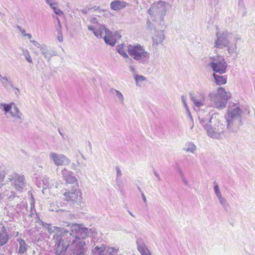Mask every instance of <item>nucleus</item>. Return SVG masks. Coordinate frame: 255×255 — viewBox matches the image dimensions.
Masks as SVG:
<instances>
[{"mask_svg": "<svg viewBox=\"0 0 255 255\" xmlns=\"http://www.w3.org/2000/svg\"><path fill=\"white\" fill-rule=\"evenodd\" d=\"M52 241L54 243L56 255H64L68 247L75 255H85L87 250L84 241L76 240L68 233L65 236L54 235Z\"/></svg>", "mask_w": 255, "mask_h": 255, "instance_id": "1", "label": "nucleus"}, {"mask_svg": "<svg viewBox=\"0 0 255 255\" xmlns=\"http://www.w3.org/2000/svg\"><path fill=\"white\" fill-rule=\"evenodd\" d=\"M240 37L233 33L225 31L222 33H217V40L215 42V47L219 48L228 47V53L230 55L236 53L237 43Z\"/></svg>", "mask_w": 255, "mask_h": 255, "instance_id": "2", "label": "nucleus"}, {"mask_svg": "<svg viewBox=\"0 0 255 255\" xmlns=\"http://www.w3.org/2000/svg\"><path fill=\"white\" fill-rule=\"evenodd\" d=\"M226 121L217 114L212 115L210 119V125L205 126V130L209 136L215 139L222 137L226 128Z\"/></svg>", "mask_w": 255, "mask_h": 255, "instance_id": "3", "label": "nucleus"}, {"mask_svg": "<svg viewBox=\"0 0 255 255\" xmlns=\"http://www.w3.org/2000/svg\"><path fill=\"white\" fill-rule=\"evenodd\" d=\"M242 110L236 104L229 107L226 117L227 128L232 132H236L238 130L242 125Z\"/></svg>", "mask_w": 255, "mask_h": 255, "instance_id": "4", "label": "nucleus"}, {"mask_svg": "<svg viewBox=\"0 0 255 255\" xmlns=\"http://www.w3.org/2000/svg\"><path fill=\"white\" fill-rule=\"evenodd\" d=\"M211 106L219 110L224 109L230 98L225 90L219 87L216 91H213L209 94Z\"/></svg>", "mask_w": 255, "mask_h": 255, "instance_id": "5", "label": "nucleus"}, {"mask_svg": "<svg viewBox=\"0 0 255 255\" xmlns=\"http://www.w3.org/2000/svg\"><path fill=\"white\" fill-rule=\"evenodd\" d=\"M67 233L76 240L86 239L90 233V230L83 225L73 224L70 226L69 231L66 230L64 228H59L58 232L54 235L65 236Z\"/></svg>", "mask_w": 255, "mask_h": 255, "instance_id": "6", "label": "nucleus"}, {"mask_svg": "<svg viewBox=\"0 0 255 255\" xmlns=\"http://www.w3.org/2000/svg\"><path fill=\"white\" fill-rule=\"evenodd\" d=\"M127 51L129 55L134 60L143 64L149 62L150 53L140 44L128 45L127 46Z\"/></svg>", "mask_w": 255, "mask_h": 255, "instance_id": "7", "label": "nucleus"}, {"mask_svg": "<svg viewBox=\"0 0 255 255\" xmlns=\"http://www.w3.org/2000/svg\"><path fill=\"white\" fill-rule=\"evenodd\" d=\"M211 60L209 65L214 72L220 74L226 73L227 64L223 57L216 56L211 57Z\"/></svg>", "mask_w": 255, "mask_h": 255, "instance_id": "8", "label": "nucleus"}, {"mask_svg": "<svg viewBox=\"0 0 255 255\" xmlns=\"http://www.w3.org/2000/svg\"><path fill=\"white\" fill-rule=\"evenodd\" d=\"M166 3L163 1L154 2L148 10V13L151 15L163 16L166 11Z\"/></svg>", "mask_w": 255, "mask_h": 255, "instance_id": "9", "label": "nucleus"}, {"mask_svg": "<svg viewBox=\"0 0 255 255\" xmlns=\"http://www.w3.org/2000/svg\"><path fill=\"white\" fill-rule=\"evenodd\" d=\"M8 180L12 182V185L17 191H21L25 187L24 178L23 175H20L16 173L8 176Z\"/></svg>", "mask_w": 255, "mask_h": 255, "instance_id": "10", "label": "nucleus"}, {"mask_svg": "<svg viewBox=\"0 0 255 255\" xmlns=\"http://www.w3.org/2000/svg\"><path fill=\"white\" fill-rule=\"evenodd\" d=\"M49 157L57 166L68 165L70 163V160L62 154L52 152L50 153Z\"/></svg>", "mask_w": 255, "mask_h": 255, "instance_id": "11", "label": "nucleus"}, {"mask_svg": "<svg viewBox=\"0 0 255 255\" xmlns=\"http://www.w3.org/2000/svg\"><path fill=\"white\" fill-rule=\"evenodd\" d=\"M64 195L65 197V200L68 202L79 204L81 201V193L78 189L75 188L72 191L66 192Z\"/></svg>", "mask_w": 255, "mask_h": 255, "instance_id": "12", "label": "nucleus"}, {"mask_svg": "<svg viewBox=\"0 0 255 255\" xmlns=\"http://www.w3.org/2000/svg\"><path fill=\"white\" fill-rule=\"evenodd\" d=\"M61 174L63 179L67 183L75 184L77 187H78L77 179L75 176L73 175V173L71 171L66 168H64L61 171Z\"/></svg>", "mask_w": 255, "mask_h": 255, "instance_id": "13", "label": "nucleus"}, {"mask_svg": "<svg viewBox=\"0 0 255 255\" xmlns=\"http://www.w3.org/2000/svg\"><path fill=\"white\" fill-rule=\"evenodd\" d=\"M191 100L195 107V109H199L205 105L206 97L204 95L200 94L196 96H192Z\"/></svg>", "mask_w": 255, "mask_h": 255, "instance_id": "14", "label": "nucleus"}, {"mask_svg": "<svg viewBox=\"0 0 255 255\" xmlns=\"http://www.w3.org/2000/svg\"><path fill=\"white\" fill-rule=\"evenodd\" d=\"M211 117L210 114L207 111H201L198 113V118L200 123L204 126L205 128V126H207L208 123H210V119Z\"/></svg>", "mask_w": 255, "mask_h": 255, "instance_id": "15", "label": "nucleus"}, {"mask_svg": "<svg viewBox=\"0 0 255 255\" xmlns=\"http://www.w3.org/2000/svg\"><path fill=\"white\" fill-rule=\"evenodd\" d=\"M9 238L6 229L4 226H3L0 230V246H3L6 244Z\"/></svg>", "mask_w": 255, "mask_h": 255, "instance_id": "16", "label": "nucleus"}, {"mask_svg": "<svg viewBox=\"0 0 255 255\" xmlns=\"http://www.w3.org/2000/svg\"><path fill=\"white\" fill-rule=\"evenodd\" d=\"M17 241L18 243V254L21 255L25 253L28 248V245L24 240L21 238L17 239Z\"/></svg>", "mask_w": 255, "mask_h": 255, "instance_id": "17", "label": "nucleus"}, {"mask_svg": "<svg viewBox=\"0 0 255 255\" xmlns=\"http://www.w3.org/2000/svg\"><path fill=\"white\" fill-rule=\"evenodd\" d=\"M40 51L41 54L44 56V58L47 59L48 62H50L51 57L53 56L56 55V54L52 53L47 48V46L44 44L42 45Z\"/></svg>", "mask_w": 255, "mask_h": 255, "instance_id": "18", "label": "nucleus"}, {"mask_svg": "<svg viewBox=\"0 0 255 255\" xmlns=\"http://www.w3.org/2000/svg\"><path fill=\"white\" fill-rule=\"evenodd\" d=\"M126 6V3L123 1L115 0L110 4L111 8L115 10H119Z\"/></svg>", "mask_w": 255, "mask_h": 255, "instance_id": "19", "label": "nucleus"}, {"mask_svg": "<svg viewBox=\"0 0 255 255\" xmlns=\"http://www.w3.org/2000/svg\"><path fill=\"white\" fill-rule=\"evenodd\" d=\"M112 32L110 30L106 31V35L104 36L105 43L111 46H114L116 43V39L111 35Z\"/></svg>", "mask_w": 255, "mask_h": 255, "instance_id": "20", "label": "nucleus"}, {"mask_svg": "<svg viewBox=\"0 0 255 255\" xmlns=\"http://www.w3.org/2000/svg\"><path fill=\"white\" fill-rule=\"evenodd\" d=\"M106 250V246L104 245H102L100 247L97 246L92 249V255H105Z\"/></svg>", "mask_w": 255, "mask_h": 255, "instance_id": "21", "label": "nucleus"}, {"mask_svg": "<svg viewBox=\"0 0 255 255\" xmlns=\"http://www.w3.org/2000/svg\"><path fill=\"white\" fill-rule=\"evenodd\" d=\"M164 38V36L162 31L158 32L153 37V45H158L161 43Z\"/></svg>", "mask_w": 255, "mask_h": 255, "instance_id": "22", "label": "nucleus"}, {"mask_svg": "<svg viewBox=\"0 0 255 255\" xmlns=\"http://www.w3.org/2000/svg\"><path fill=\"white\" fill-rule=\"evenodd\" d=\"M196 146L192 142H187L185 143L183 150L187 152L194 153L196 151Z\"/></svg>", "mask_w": 255, "mask_h": 255, "instance_id": "23", "label": "nucleus"}, {"mask_svg": "<svg viewBox=\"0 0 255 255\" xmlns=\"http://www.w3.org/2000/svg\"><path fill=\"white\" fill-rule=\"evenodd\" d=\"M213 77L214 81L217 85H220L225 84L227 83V78L225 76L214 73Z\"/></svg>", "mask_w": 255, "mask_h": 255, "instance_id": "24", "label": "nucleus"}, {"mask_svg": "<svg viewBox=\"0 0 255 255\" xmlns=\"http://www.w3.org/2000/svg\"><path fill=\"white\" fill-rule=\"evenodd\" d=\"M117 50L123 57L126 58H128V56L127 53V47H126L125 44L119 45L117 47Z\"/></svg>", "mask_w": 255, "mask_h": 255, "instance_id": "25", "label": "nucleus"}, {"mask_svg": "<svg viewBox=\"0 0 255 255\" xmlns=\"http://www.w3.org/2000/svg\"><path fill=\"white\" fill-rule=\"evenodd\" d=\"M13 110L14 112L11 111L10 112V116L14 118L19 119V120H22V113L20 112L19 110L18 109V107H17L16 106H14L13 107Z\"/></svg>", "mask_w": 255, "mask_h": 255, "instance_id": "26", "label": "nucleus"}, {"mask_svg": "<svg viewBox=\"0 0 255 255\" xmlns=\"http://www.w3.org/2000/svg\"><path fill=\"white\" fill-rule=\"evenodd\" d=\"M137 249L140 254L148 250L146 245L142 240H137L136 241Z\"/></svg>", "mask_w": 255, "mask_h": 255, "instance_id": "27", "label": "nucleus"}, {"mask_svg": "<svg viewBox=\"0 0 255 255\" xmlns=\"http://www.w3.org/2000/svg\"><path fill=\"white\" fill-rule=\"evenodd\" d=\"M109 30L108 29H106L105 26L101 24H97V27L96 28V31L100 33L101 37H97L98 38H101L102 37H104V34H105L106 35V31Z\"/></svg>", "mask_w": 255, "mask_h": 255, "instance_id": "28", "label": "nucleus"}, {"mask_svg": "<svg viewBox=\"0 0 255 255\" xmlns=\"http://www.w3.org/2000/svg\"><path fill=\"white\" fill-rule=\"evenodd\" d=\"M110 93L113 94L116 93V96L118 98L120 103L122 104L124 103V97L122 93L120 91L115 89H111L110 90Z\"/></svg>", "mask_w": 255, "mask_h": 255, "instance_id": "29", "label": "nucleus"}, {"mask_svg": "<svg viewBox=\"0 0 255 255\" xmlns=\"http://www.w3.org/2000/svg\"><path fill=\"white\" fill-rule=\"evenodd\" d=\"M14 106H15V105L14 103H11L9 104L2 103L0 104V107L3 108V111L5 112V113H10L12 107H13Z\"/></svg>", "mask_w": 255, "mask_h": 255, "instance_id": "30", "label": "nucleus"}, {"mask_svg": "<svg viewBox=\"0 0 255 255\" xmlns=\"http://www.w3.org/2000/svg\"><path fill=\"white\" fill-rule=\"evenodd\" d=\"M220 204L223 206L224 209L227 210L229 207V204L226 199L223 196L218 198Z\"/></svg>", "mask_w": 255, "mask_h": 255, "instance_id": "31", "label": "nucleus"}, {"mask_svg": "<svg viewBox=\"0 0 255 255\" xmlns=\"http://www.w3.org/2000/svg\"><path fill=\"white\" fill-rule=\"evenodd\" d=\"M118 249L106 246V250H105V252H106L108 255H118Z\"/></svg>", "mask_w": 255, "mask_h": 255, "instance_id": "32", "label": "nucleus"}, {"mask_svg": "<svg viewBox=\"0 0 255 255\" xmlns=\"http://www.w3.org/2000/svg\"><path fill=\"white\" fill-rule=\"evenodd\" d=\"M136 86H140L141 83L146 80V78L142 75H136L134 77Z\"/></svg>", "mask_w": 255, "mask_h": 255, "instance_id": "33", "label": "nucleus"}, {"mask_svg": "<svg viewBox=\"0 0 255 255\" xmlns=\"http://www.w3.org/2000/svg\"><path fill=\"white\" fill-rule=\"evenodd\" d=\"M22 54L24 56L25 59L28 63H32V58L30 55L29 51L27 49H23L22 50Z\"/></svg>", "mask_w": 255, "mask_h": 255, "instance_id": "34", "label": "nucleus"}, {"mask_svg": "<svg viewBox=\"0 0 255 255\" xmlns=\"http://www.w3.org/2000/svg\"><path fill=\"white\" fill-rule=\"evenodd\" d=\"M43 226L49 232V233H52L54 232V230L56 229H57V232L54 234H56L58 231V229L59 228H56L55 227H52L51 225L50 224H46V223H44L43 224ZM54 235H53L54 236Z\"/></svg>", "mask_w": 255, "mask_h": 255, "instance_id": "35", "label": "nucleus"}, {"mask_svg": "<svg viewBox=\"0 0 255 255\" xmlns=\"http://www.w3.org/2000/svg\"><path fill=\"white\" fill-rule=\"evenodd\" d=\"M97 27V24L88 26V29L90 31H92L93 32L94 35H95V36L101 37L100 33L96 31Z\"/></svg>", "mask_w": 255, "mask_h": 255, "instance_id": "36", "label": "nucleus"}, {"mask_svg": "<svg viewBox=\"0 0 255 255\" xmlns=\"http://www.w3.org/2000/svg\"><path fill=\"white\" fill-rule=\"evenodd\" d=\"M57 20L58 21V25L59 26V29H57V31H58V34H59V35L57 36V39L59 41L62 42L63 40V36H62V34L61 33V23H60L59 19L58 18H57Z\"/></svg>", "mask_w": 255, "mask_h": 255, "instance_id": "37", "label": "nucleus"}, {"mask_svg": "<svg viewBox=\"0 0 255 255\" xmlns=\"http://www.w3.org/2000/svg\"><path fill=\"white\" fill-rule=\"evenodd\" d=\"M214 190L216 196L217 198L222 196L221 191L220 190L218 184L217 182H214Z\"/></svg>", "mask_w": 255, "mask_h": 255, "instance_id": "38", "label": "nucleus"}, {"mask_svg": "<svg viewBox=\"0 0 255 255\" xmlns=\"http://www.w3.org/2000/svg\"><path fill=\"white\" fill-rule=\"evenodd\" d=\"M42 182L43 184V189H46L49 187V180L47 177H44L42 178Z\"/></svg>", "mask_w": 255, "mask_h": 255, "instance_id": "39", "label": "nucleus"}, {"mask_svg": "<svg viewBox=\"0 0 255 255\" xmlns=\"http://www.w3.org/2000/svg\"><path fill=\"white\" fill-rule=\"evenodd\" d=\"M116 185L119 187H123V182L122 181L121 178H116Z\"/></svg>", "mask_w": 255, "mask_h": 255, "instance_id": "40", "label": "nucleus"}, {"mask_svg": "<svg viewBox=\"0 0 255 255\" xmlns=\"http://www.w3.org/2000/svg\"><path fill=\"white\" fill-rule=\"evenodd\" d=\"M181 101L182 103L184 105V106L185 109H187L188 108L187 104V97L185 95H182L181 96Z\"/></svg>", "mask_w": 255, "mask_h": 255, "instance_id": "41", "label": "nucleus"}, {"mask_svg": "<svg viewBox=\"0 0 255 255\" xmlns=\"http://www.w3.org/2000/svg\"><path fill=\"white\" fill-rule=\"evenodd\" d=\"M115 169L117 172L116 178H121L122 176V172L121 170L118 166H116Z\"/></svg>", "mask_w": 255, "mask_h": 255, "instance_id": "42", "label": "nucleus"}, {"mask_svg": "<svg viewBox=\"0 0 255 255\" xmlns=\"http://www.w3.org/2000/svg\"><path fill=\"white\" fill-rule=\"evenodd\" d=\"M52 9H54V12L58 15H60V14L62 13V12L61 10L59 9L56 8L55 6L54 5H52V7H51Z\"/></svg>", "mask_w": 255, "mask_h": 255, "instance_id": "43", "label": "nucleus"}, {"mask_svg": "<svg viewBox=\"0 0 255 255\" xmlns=\"http://www.w3.org/2000/svg\"><path fill=\"white\" fill-rule=\"evenodd\" d=\"M181 176V179L183 183L186 185H188V181L187 180V179L185 178V177L184 176V175L181 172H180Z\"/></svg>", "mask_w": 255, "mask_h": 255, "instance_id": "44", "label": "nucleus"}, {"mask_svg": "<svg viewBox=\"0 0 255 255\" xmlns=\"http://www.w3.org/2000/svg\"><path fill=\"white\" fill-rule=\"evenodd\" d=\"M5 178V174L4 171L0 172V185L3 182L4 179Z\"/></svg>", "mask_w": 255, "mask_h": 255, "instance_id": "45", "label": "nucleus"}, {"mask_svg": "<svg viewBox=\"0 0 255 255\" xmlns=\"http://www.w3.org/2000/svg\"><path fill=\"white\" fill-rule=\"evenodd\" d=\"M90 21L93 25H97V24H100L99 23H98V20L97 17H93L91 19Z\"/></svg>", "mask_w": 255, "mask_h": 255, "instance_id": "46", "label": "nucleus"}, {"mask_svg": "<svg viewBox=\"0 0 255 255\" xmlns=\"http://www.w3.org/2000/svg\"><path fill=\"white\" fill-rule=\"evenodd\" d=\"M30 42L31 43H32L35 46H36L37 47H38V48L40 49V50L41 49V47H42V45H41L40 44H39L38 42H37L35 40H30Z\"/></svg>", "mask_w": 255, "mask_h": 255, "instance_id": "47", "label": "nucleus"}, {"mask_svg": "<svg viewBox=\"0 0 255 255\" xmlns=\"http://www.w3.org/2000/svg\"><path fill=\"white\" fill-rule=\"evenodd\" d=\"M186 109V113L188 115V116L189 117V118L190 119V120L193 121V118H192V117L191 116V114L189 111V108H187V109Z\"/></svg>", "mask_w": 255, "mask_h": 255, "instance_id": "48", "label": "nucleus"}, {"mask_svg": "<svg viewBox=\"0 0 255 255\" xmlns=\"http://www.w3.org/2000/svg\"><path fill=\"white\" fill-rule=\"evenodd\" d=\"M45 1L50 6V7H52V5L55 4L53 0H45Z\"/></svg>", "mask_w": 255, "mask_h": 255, "instance_id": "49", "label": "nucleus"}, {"mask_svg": "<svg viewBox=\"0 0 255 255\" xmlns=\"http://www.w3.org/2000/svg\"><path fill=\"white\" fill-rule=\"evenodd\" d=\"M17 27L19 29L20 31L21 32L23 36H26V33H25V30L24 29H21L19 26H18Z\"/></svg>", "mask_w": 255, "mask_h": 255, "instance_id": "50", "label": "nucleus"}, {"mask_svg": "<svg viewBox=\"0 0 255 255\" xmlns=\"http://www.w3.org/2000/svg\"><path fill=\"white\" fill-rule=\"evenodd\" d=\"M1 81L4 85H6L7 82V78L6 77H4L3 78H2Z\"/></svg>", "mask_w": 255, "mask_h": 255, "instance_id": "51", "label": "nucleus"}, {"mask_svg": "<svg viewBox=\"0 0 255 255\" xmlns=\"http://www.w3.org/2000/svg\"><path fill=\"white\" fill-rule=\"evenodd\" d=\"M154 174L157 177V180L158 181H161V178L160 177L159 174L157 173V172L156 171H154Z\"/></svg>", "mask_w": 255, "mask_h": 255, "instance_id": "52", "label": "nucleus"}, {"mask_svg": "<svg viewBox=\"0 0 255 255\" xmlns=\"http://www.w3.org/2000/svg\"><path fill=\"white\" fill-rule=\"evenodd\" d=\"M141 255H152L151 252L148 250V251L144 252V253L141 254Z\"/></svg>", "mask_w": 255, "mask_h": 255, "instance_id": "53", "label": "nucleus"}, {"mask_svg": "<svg viewBox=\"0 0 255 255\" xmlns=\"http://www.w3.org/2000/svg\"><path fill=\"white\" fill-rule=\"evenodd\" d=\"M141 196H142V198L144 201V203H146V198L145 197V196L144 195V193L141 192Z\"/></svg>", "mask_w": 255, "mask_h": 255, "instance_id": "54", "label": "nucleus"}, {"mask_svg": "<svg viewBox=\"0 0 255 255\" xmlns=\"http://www.w3.org/2000/svg\"><path fill=\"white\" fill-rule=\"evenodd\" d=\"M59 207H57L56 208H51V211H58L59 210L58 209Z\"/></svg>", "mask_w": 255, "mask_h": 255, "instance_id": "55", "label": "nucleus"}, {"mask_svg": "<svg viewBox=\"0 0 255 255\" xmlns=\"http://www.w3.org/2000/svg\"><path fill=\"white\" fill-rule=\"evenodd\" d=\"M12 194H13V192H11L10 195H9L8 194L7 195V196H8L9 199L13 198L14 196L12 195Z\"/></svg>", "mask_w": 255, "mask_h": 255, "instance_id": "56", "label": "nucleus"}, {"mask_svg": "<svg viewBox=\"0 0 255 255\" xmlns=\"http://www.w3.org/2000/svg\"><path fill=\"white\" fill-rule=\"evenodd\" d=\"M26 36L28 37L29 39H30L31 38V35L29 33L26 34Z\"/></svg>", "mask_w": 255, "mask_h": 255, "instance_id": "57", "label": "nucleus"}, {"mask_svg": "<svg viewBox=\"0 0 255 255\" xmlns=\"http://www.w3.org/2000/svg\"><path fill=\"white\" fill-rule=\"evenodd\" d=\"M58 131H59L60 134L62 136V138H64V135H63V133L62 132H61L59 129H58Z\"/></svg>", "mask_w": 255, "mask_h": 255, "instance_id": "58", "label": "nucleus"}, {"mask_svg": "<svg viewBox=\"0 0 255 255\" xmlns=\"http://www.w3.org/2000/svg\"><path fill=\"white\" fill-rule=\"evenodd\" d=\"M129 214L132 216V217H134V216L132 214V213L130 211H128Z\"/></svg>", "mask_w": 255, "mask_h": 255, "instance_id": "59", "label": "nucleus"}, {"mask_svg": "<svg viewBox=\"0 0 255 255\" xmlns=\"http://www.w3.org/2000/svg\"><path fill=\"white\" fill-rule=\"evenodd\" d=\"M81 156H82V158H83L84 159H86V158L83 154H81Z\"/></svg>", "mask_w": 255, "mask_h": 255, "instance_id": "60", "label": "nucleus"}, {"mask_svg": "<svg viewBox=\"0 0 255 255\" xmlns=\"http://www.w3.org/2000/svg\"><path fill=\"white\" fill-rule=\"evenodd\" d=\"M138 190H139V191H140V192H141H141H142V191H141V189H140V187H138Z\"/></svg>", "mask_w": 255, "mask_h": 255, "instance_id": "61", "label": "nucleus"}, {"mask_svg": "<svg viewBox=\"0 0 255 255\" xmlns=\"http://www.w3.org/2000/svg\"><path fill=\"white\" fill-rule=\"evenodd\" d=\"M130 69H131V71H133L134 70V68H133L132 67H130Z\"/></svg>", "mask_w": 255, "mask_h": 255, "instance_id": "62", "label": "nucleus"}, {"mask_svg": "<svg viewBox=\"0 0 255 255\" xmlns=\"http://www.w3.org/2000/svg\"><path fill=\"white\" fill-rule=\"evenodd\" d=\"M2 78H3L1 75L0 74V79L2 80Z\"/></svg>", "mask_w": 255, "mask_h": 255, "instance_id": "63", "label": "nucleus"}, {"mask_svg": "<svg viewBox=\"0 0 255 255\" xmlns=\"http://www.w3.org/2000/svg\"><path fill=\"white\" fill-rule=\"evenodd\" d=\"M147 23H148V24H151V22H150V21H148L147 22Z\"/></svg>", "mask_w": 255, "mask_h": 255, "instance_id": "64", "label": "nucleus"}]
</instances>
